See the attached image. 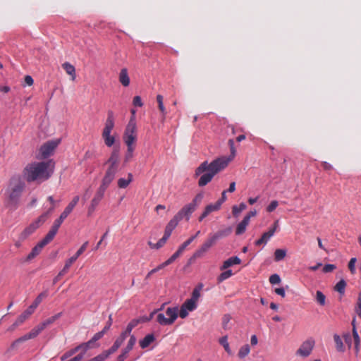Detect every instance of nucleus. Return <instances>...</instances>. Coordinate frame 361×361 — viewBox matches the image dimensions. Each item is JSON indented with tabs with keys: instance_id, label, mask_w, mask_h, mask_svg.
<instances>
[{
	"instance_id": "15",
	"label": "nucleus",
	"mask_w": 361,
	"mask_h": 361,
	"mask_svg": "<svg viewBox=\"0 0 361 361\" xmlns=\"http://www.w3.org/2000/svg\"><path fill=\"white\" fill-rule=\"evenodd\" d=\"M65 216H63L62 214H61L59 219H56L51 226L50 230L47 233V234L45 235V238L49 240L50 241H52V240L54 238L56 234L58 232V230L59 227L61 226L63 221L66 219Z\"/></svg>"
},
{
	"instance_id": "49",
	"label": "nucleus",
	"mask_w": 361,
	"mask_h": 361,
	"mask_svg": "<svg viewBox=\"0 0 361 361\" xmlns=\"http://www.w3.org/2000/svg\"><path fill=\"white\" fill-rule=\"evenodd\" d=\"M136 341H137L136 337L134 335H130V339L128 342V344L123 349L130 352L133 348V347L136 343Z\"/></svg>"
},
{
	"instance_id": "30",
	"label": "nucleus",
	"mask_w": 361,
	"mask_h": 361,
	"mask_svg": "<svg viewBox=\"0 0 361 361\" xmlns=\"http://www.w3.org/2000/svg\"><path fill=\"white\" fill-rule=\"evenodd\" d=\"M111 132L102 131V138L107 147H111L115 142V137L111 135Z\"/></svg>"
},
{
	"instance_id": "4",
	"label": "nucleus",
	"mask_w": 361,
	"mask_h": 361,
	"mask_svg": "<svg viewBox=\"0 0 361 361\" xmlns=\"http://www.w3.org/2000/svg\"><path fill=\"white\" fill-rule=\"evenodd\" d=\"M25 187V184L19 176H14L10 178L6 193L8 195V204L15 209L18 206L19 199Z\"/></svg>"
},
{
	"instance_id": "9",
	"label": "nucleus",
	"mask_w": 361,
	"mask_h": 361,
	"mask_svg": "<svg viewBox=\"0 0 361 361\" xmlns=\"http://www.w3.org/2000/svg\"><path fill=\"white\" fill-rule=\"evenodd\" d=\"M108 188H106L102 185H99L97 190L94 197L91 200L90 204L88 207L87 215L91 216L95 211L97 207L99 204L100 202L104 197V193Z\"/></svg>"
},
{
	"instance_id": "45",
	"label": "nucleus",
	"mask_w": 361,
	"mask_h": 361,
	"mask_svg": "<svg viewBox=\"0 0 361 361\" xmlns=\"http://www.w3.org/2000/svg\"><path fill=\"white\" fill-rule=\"evenodd\" d=\"M352 331H353V336L354 342H355V351H356V353H357V352L359 350V345H360V336L358 335L356 328H354V329H353Z\"/></svg>"
},
{
	"instance_id": "44",
	"label": "nucleus",
	"mask_w": 361,
	"mask_h": 361,
	"mask_svg": "<svg viewBox=\"0 0 361 361\" xmlns=\"http://www.w3.org/2000/svg\"><path fill=\"white\" fill-rule=\"evenodd\" d=\"M180 220L175 215L173 219L170 220V221L166 226V228H169L172 231L176 228L178 226L179 221Z\"/></svg>"
},
{
	"instance_id": "50",
	"label": "nucleus",
	"mask_w": 361,
	"mask_h": 361,
	"mask_svg": "<svg viewBox=\"0 0 361 361\" xmlns=\"http://www.w3.org/2000/svg\"><path fill=\"white\" fill-rule=\"evenodd\" d=\"M247 355H248V344H245L240 348V349L238 353V356L239 357V358L243 359Z\"/></svg>"
},
{
	"instance_id": "46",
	"label": "nucleus",
	"mask_w": 361,
	"mask_h": 361,
	"mask_svg": "<svg viewBox=\"0 0 361 361\" xmlns=\"http://www.w3.org/2000/svg\"><path fill=\"white\" fill-rule=\"evenodd\" d=\"M32 312L27 308L18 318V322L23 324L31 314Z\"/></svg>"
},
{
	"instance_id": "13",
	"label": "nucleus",
	"mask_w": 361,
	"mask_h": 361,
	"mask_svg": "<svg viewBox=\"0 0 361 361\" xmlns=\"http://www.w3.org/2000/svg\"><path fill=\"white\" fill-rule=\"evenodd\" d=\"M65 216H63L62 214H61L59 219H56L51 226L50 230L47 233V234L45 235V238L49 240L50 241H52V240L54 238L56 234L58 232V230L59 227L61 226L63 221L66 219Z\"/></svg>"
},
{
	"instance_id": "19",
	"label": "nucleus",
	"mask_w": 361,
	"mask_h": 361,
	"mask_svg": "<svg viewBox=\"0 0 361 361\" xmlns=\"http://www.w3.org/2000/svg\"><path fill=\"white\" fill-rule=\"evenodd\" d=\"M216 240L212 237V235H209V238L204 241V243L202 245V246L197 250L195 252L200 255L202 257L214 245L216 244Z\"/></svg>"
},
{
	"instance_id": "56",
	"label": "nucleus",
	"mask_w": 361,
	"mask_h": 361,
	"mask_svg": "<svg viewBox=\"0 0 361 361\" xmlns=\"http://www.w3.org/2000/svg\"><path fill=\"white\" fill-rule=\"evenodd\" d=\"M356 260H357L356 258L353 257V258H351L348 262V269H350V271L352 274H354L355 271Z\"/></svg>"
},
{
	"instance_id": "42",
	"label": "nucleus",
	"mask_w": 361,
	"mask_h": 361,
	"mask_svg": "<svg viewBox=\"0 0 361 361\" xmlns=\"http://www.w3.org/2000/svg\"><path fill=\"white\" fill-rule=\"evenodd\" d=\"M219 343L224 347V350L228 353V354L231 355L232 352L229 347V343L228 342L227 336H224L219 339Z\"/></svg>"
},
{
	"instance_id": "20",
	"label": "nucleus",
	"mask_w": 361,
	"mask_h": 361,
	"mask_svg": "<svg viewBox=\"0 0 361 361\" xmlns=\"http://www.w3.org/2000/svg\"><path fill=\"white\" fill-rule=\"evenodd\" d=\"M220 208H221V206L217 202H215L214 204H208L205 207V209H204V212H202V214L200 216V217L198 219L199 221H202L210 213H212L213 212L218 211L219 209H220Z\"/></svg>"
},
{
	"instance_id": "22",
	"label": "nucleus",
	"mask_w": 361,
	"mask_h": 361,
	"mask_svg": "<svg viewBox=\"0 0 361 361\" xmlns=\"http://www.w3.org/2000/svg\"><path fill=\"white\" fill-rule=\"evenodd\" d=\"M57 143L55 142H47L41 147V152L44 157L49 156L51 152L56 147Z\"/></svg>"
},
{
	"instance_id": "11",
	"label": "nucleus",
	"mask_w": 361,
	"mask_h": 361,
	"mask_svg": "<svg viewBox=\"0 0 361 361\" xmlns=\"http://www.w3.org/2000/svg\"><path fill=\"white\" fill-rule=\"evenodd\" d=\"M51 241L45 237L40 240L31 250L26 257L25 261L30 262L35 258L42 252L43 247L49 244Z\"/></svg>"
},
{
	"instance_id": "10",
	"label": "nucleus",
	"mask_w": 361,
	"mask_h": 361,
	"mask_svg": "<svg viewBox=\"0 0 361 361\" xmlns=\"http://www.w3.org/2000/svg\"><path fill=\"white\" fill-rule=\"evenodd\" d=\"M314 346V341L312 339H307L304 341L297 350L296 355L306 357L311 354Z\"/></svg>"
},
{
	"instance_id": "12",
	"label": "nucleus",
	"mask_w": 361,
	"mask_h": 361,
	"mask_svg": "<svg viewBox=\"0 0 361 361\" xmlns=\"http://www.w3.org/2000/svg\"><path fill=\"white\" fill-rule=\"evenodd\" d=\"M118 168L108 166L105 174L102 180L101 185L108 188L114 180Z\"/></svg>"
},
{
	"instance_id": "51",
	"label": "nucleus",
	"mask_w": 361,
	"mask_h": 361,
	"mask_svg": "<svg viewBox=\"0 0 361 361\" xmlns=\"http://www.w3.org/2000/svg\"><path fill=\"white\" fill-rule=\"evenodd\" d=\"M316 300L320 305H324L326 297L321 291L317 290L316 293Z\"/></svg>"
},
{
	"instance_id": "61",
	"label": "nucleus",
	"mask_w": 361,
	"mask_h": 361,
	"mask_svg": "<svg viewBox=\"0 0 361 361\" xmlns=\"http://www.w3.org/2000/svg\"><path fill=\"white\" fill-rule=\"evenodd\" d=\"M128 353V351H127L125 349H123L121 353L117 357L116 361H124L127 358Z\"/></svg>"
},
{
	"instance_id": "2",
	"label": "nucleus",
	"mask_w": 361,
	"mask_h": 361,
	"mask_svg": "<svg viewBox=\"0 0 361 361\" xmlns=\"http://www.w3.org/2000/svg\"><path fill=\"white\" fill-rule=\"evenodd\" d=\"M49 161H34L28 164L23 171V176L27 183H41L51 176L49 170Z\"/></svg>"
},
{
	"instance_id": "27",
	"label": "nucleus",
	"mask_w": 361,
	"mask_h": 361,
	"mask_svg": "<svg viewBox=\"0 0 361 361\" xmlns=\"http://www.w3.org/2000/svg\"><path fill=\"white\" fill-rule=\"evenodd\" d=\"M248 224V214L245 215L243 221L239 223L235 229V234L239 235L245 233L247 225Z\"/></svg>"
},
{
	"instance_id": "38",
	"label": "nucleus",
	"mask_w": 361,
	"mask_h": 361,
	"mask_svg": "<svg viewBox=\"0 0 361 361\" xmlns=\"http://www.w3.org/2000/svg\"><path fill=\"white\" fill-rule=\"evenodd\" d=\"M188 309L189 311H193L197 308V301L192 300V299H188L186 300L183 304L182 305Z\"/></svg>"
},
{
	"instance_id": "23",
	"label": "nucleus",
	"mask_w": 361,
	"mask_h": 361,
	"mask_svg": "<svg viewBox=\"0 0 361 361\" xmlns=\"http://www.w3.org/2000/svg\"><path fill=\"white\" fill-rule=\"evenodd\" d=\"M241 260L238 257H231L224 262L223 264L220 267V269L221 271L227 269L228 268L232 267L233 265L239 264Z\"/></svg>"
},
{
	"instance_id": "33",
	"label": "nucleus",
	"mask_w": 361,
	"mask_h": 361,
	"mask_svg": "<svg viewBox=\"0 0 361 361\" xmlns=\"http://www.w3.org/2000/svg\"><path fill=\"white\" fill-rule=\"evenodd\" d=\"M138 325V321L137 319H132L127 325L126 329L124 331L121 332L125 336L128 337L129 335L130 336V333L132 330Z\"/></svg>"
},
{
	"instance_id": "58",
	"label": "nucleus",
	"mask_w": 361,
	"mask_h": 361,
	"mask_svg": "<svg viewBox=\"0 0 361 361\" xmlns=\"http://www.w3.org/2000/svg\"><path fill=\"white\" fill-rule=\"evenodd\" d=\"M120 347L118 345H116V344L114 343L113 345L109 349L104 350V353L107 357H109L111 354L114 353Z\"/></svg>"
},
{
	"instance_id": "39",
	"label": "nucleus",
	"mask_w": 361,
	"mask_h": 361,
	"mask_svg": "<svg viewBox=\"0 0 361 361\" xmlns=\"http://www.w3.org/2000/svg\"><path fill=\"white\" fill-rule=\"evenodd\" d=\"M334 340L336 343V350L339 352H344L345 347L341 337L337 334H334Z\"/></svg>"
},
{
	"instance_id": "34",
	"label": "nucleus",
	"mask_w": 361,
	"mask_h": 361,
	"mask_svg": "<svg viewBox=\"0 0 361 361\" xmlns=\"http://www.w3.org/2000/svg\"><path fill=\"white\" fill-rule=\"evenodd\" d=\"M247 205L245 203L242 202L239 205H233L232 207V214L233 216L238 217L240 213L246 209Z\"/></svg>"
},
{
	"instance_id": "40",
	"label": "nucleus",
	"mask_w": 361,
	"mask_h": 361,
	"mask_svg": "<svg viewBox=\"0 0 361 361\" xmlns=\"http://www.w3.org/2000/svg\"><path fill=\"white\" fill-rule=\"evenodd\" d=\"M203 288L202 283H199L192 290L190 299L197 301L200 297V291Z\"/></svg>"
},
{
	"instance_id": "18",
	"label": "nucleus",
	"mask_w": 361,
	"mask_h": 361,
	"mask_svg": "<svg viewBox=\"0 0 361 361\" xmlns=\"http://www.w3.org/2000/svg\"><path fill=\"white\" fill-rule=\"evenodd\" d=\"M277 227L278 221L274 222L273 227L270 228L267 232L264 233L262 237L255 242L256 245L266 244L271 238V237L274 235Z\"/></svg>"
},
{
	"instance_id": "64",
	"label": "nucleus",
	"mask_w": 361,
	"mask_h": 361,
	"mask_svg": "<svg viewBox=\"0 0 361 361\" xmlns=\"http://www.w3.org/2000/svg\"><path fill=\"white\" fill-rule=\"evenodd\" d=\"M107 357H108L107 355H106L104 351H103L102 353L99 354L98 355H97L96 357H94L93 358L94 359V361H104Z\"/></svg>"
},
{
	"instance_id": "16",
	"label": "nucleus",
	"mask_w": 361,
	"mask_h": 361,
	"mask_svg": "<svg viewBox=\"0 0 361 361\" xmlns=\"http://www.w3.org/2000/svg\"><path fill=\"white\" fill-rule=\"evenodd\" d=\"M120 150L118 147H114L109 158L105 162L106 165L118 168Z\"/></svg>"
},
{
	"instance_id": "28",
	"label": "nucleus",
	"mask_w": 361,
	"mask_h": 361,
	"mask_svg": "<svg viewBox=\"0 0 361 361\" xmlns=\"http://www.w3.org/2000/svg\"><path fill=\"white\" fill-rule=\"evenodd\" d=\"M62 67L66 71V73L71 76V80H75L76 78L75 67L68 62L63 63Z\"/></svg>"
},
{
	"instance_id": "59",
	"label": "nucleus",
	"mask_w": 361,
	"mask_h": 361,
	"mask_svg": "<svg viewBox=\"0 0 361 361\" xmlns=\"http://www.w3.org/2000/svg\"><path fill=\"white\" fill-rule=\"evenodd\" d=\"M355 312L359 317L361 318V294H359L357 305L355 307Z\"/></svg>"
},
{
	"instance_id": "35",
	"label": "nucleus",
	"mask_w": 361,
	"mask_h": 361,
	"mask_svg": "<svg viewBox=\"0 0 361 361\" xmlns=\"http://www.w3.org/2000/svg\"><path fill=\"white\" fill-rule=\"evenodd\" d=\"M79 350L82 351V346L80 345H77L74 348L71 349L70 350L66 352L61 357V360L62 361H64L65 360L68 359V357H71L74 354H75Z\"/></svg>"
},
{
	"instance_id": "55",
	"label": "nucleus",
	"mask_w": 361,
	"mask_h": 361,
	"mask_svg": "<svg viewBox=\"0 0 361 361\" xmlns=\"http://www.w3.org/2000/svg\"><path fill=\"white\" fill-rule=\"evenodd\" d=\"M336 269V265L331 264H326L324 266L322 271L324 273H329V272L333 271Z\"/></svg>"
},
{
	"instance_id": "53",
	"label": "nucleus",
	"mask_w": 361,
	"mask_h": 361,
	"mask_svg": "<svg viewBox=\"0 0 361 361\" xmlns=\"http://www.w3.org/2000/svg\"><path fill=\"white\" fill-rule=\"evenodd\" d=\"M269 282L271 284H279L281 282V278L279 274H274L269 277Z\"/></svg>"
},
{
	"instance_id": "52",
	"label": "nucleus",
	"mask_w": 361,
	"mask_h": 361,
	"mask_svg": "<svg viewBox=\"0 0 361 361\" xmlns=\"http://www.w3.org/2000/svg\"><path fill=\"white\" fill-rule=\"evenodd\" d=\"M130 113H131V116L130 118V120H129L127 126H130V124H132L133 126L137 127L136 126V121H135L136 110L134 109H132L130 110Z\"/></svg>"
},
{
	"instance_id": "62",
	"label": "nucleus",
	"mask_w": 361,
	"mask_h": 361,
	"mask_svg": "<svg viewBox=\"0 0 361 361\" xmlns=\"http://www.w3.org/2000/svg\"><path fill=\"white\" fill-rule=\"evenodd\" d=\"M133 104L135 106L142 107L143 106V103L142 102L141 97L140 96H135L133 100Z\"/></svg>"
},
{
	"instance_id": "8",
	"label": "nucleus",
	"mask_w": 361,
	"mask_h": 361,
	"mask_svg": "<svg viewBox=\"0 0 361 361\" xmlns=\"http://www.w3.org/2000/svg\"><path fill=\"white\" fill-rule=\"evenodd\" d=\"M123 140L127 147H135V142L137 140V127H134L130 124V126H126L123 135Z\"/></svg>"
},
{
	"instance_id": "60",
	"label": "nucleus",
	"mask_w": 361,
	"mask_h": 361,
	"mask_svg": "<svg viewBox=\"0 0 361 361\" xmlns=\"http://www.w3.org/2000/svg\"><path fill=\"white\" fill-rule=\"evenodd\" d=\"M188 310L184 307V306L181 305L180 308V311L178 313V315L180 318L184 319L188 317Z\"/></svg>"
},
{
	"instance_id": "37",
	"label": "nucleus",
	"mask_w": 361,
	"mask_h": 361,
	"mask_svg": "<svg viewBox=\"0 0 361 361\" xmlns=\"http://www.w3.org/2000/svg\"><path fill=\"white\" fill-rule=\"evenodd\" d=\"M167 240L168 239H166V238L162 237L161 239L159 240V241L157 243H152V242L149 241L148 245L152 249L159 250L165 245Z\"/></svg>"
},
{
	"instance_id": "47",
	"label": "nucleus",
	"mask_w": 361,
	"mask_h": 361,
	"mask_svg": "<svg viewBox=\"0 0 361 361\" xmlns=\"http://www.w3.org/2000/svg\"><path fill=\"white\" fill-rule=\"evenodd\" d=\"M157 312V310H154L153 312H152L149 316H142V317H140V318L138 319H136L137 321H138V324L140 323H145V322H148L149 321H151L154 317V315Z\"/></svg>"
},
{
	"instance_id": "6",
	"label": "nucleus",
	"mask_w": 361,
	"mask_h": 361,
	"mask_svg": "<svg viewBox=\"0 0 361 361\" xmlns=\"http://www.w3.org/2000/svg\"><path fill=\"white\" fill-rule=\"evenodd\" d=\"M166 318L164 313H159L157 316V322L162 326H169L174 323L178 317V307H168L166 310Z\"/></svg>"
},
{
	"instance_id": "14",
	"label": "nucleus",
	"mask_w": 361,
	"mask_h": 361,
	"mask_svg": "<svg viewBox=\"0 0 361 361\" xmlns=\"http://www.w3.org/2000/svg\"><path fill=\"white\" fill-rule=\"evenodd\" d=\"M65 216H63L62 214H61L59 219H56L51 226L50 230L47 233V234L45 235V238L49 240L50 241H52V240L54 238L56 234L58 232V230L59 227L61 226L63 221L66 219Z\"/></svg>"
},
{
	"instance_id": "48",
	"label": "nucleus",
	"mask_w": 361,
	"mask_h": 361,
	"mask_svg": "<svg viewBox=\"0 0 361 361\" xmlns=\"http://www.w3.org/2000/svg\"><path fill=\"white\" fill-rule=\"evenodd\" d=\"M135 149V147H127L123 161L124 163H128L133 159Z\"/></svg>"
},
{
	"instance_id": "29",
	"label": "nucleus",
	"mask_w": 361,
	"mask_h": 361,
	"mask_svg": "<svg viewBox=\"0 0 361 361\" xmlns=\"http://www.w3.org/2000/svg\"><path fill=\"white\" fill-rule=\"evenodd\" d=\"M231 233H232V228L231 226H229L225 229L220 230V231H217L216 233H214L212 235L216 242L219 239L229 235Z\"/></svg>"
},
{
	"instance_id": "25",
	"label": "nucleus",
	"mask_w": 361,
	"mask_h": 361,
	"mask_svg": "<svg viewBox=\"0 0 361 361\" xmlns=\"http://www.w3.org/2000/svg\"><path fill=\"white\" fill-rule=\"evenodd\" d=\"M155 336L153 334L146 335L144 338L140 341V346L141 348H147L152 342L155 341Z\"/></svg>"
},
{
	"instance_id": "31",
	"label": "nucleus",
	"mask_w": 361,
	"mask_h": 361,
	"mask_svg": "<svg viewBox=\"0 0 361 361\" xmlns=\"http://www.w3.org/2000/svg\"><path fill=\"white\" fill-rule=\"evenodd\" d=\"M80 345V346H82V352H84L85 354L90 348L99 347V344L97 343L92 338H91L87 342L82 343Z\"/></svg>"
},
{
	"instance_id": "3",
	"label": "nucleus",
	"mask_w": 361,
	"mask_h": 361,
	"mask_svg": "<svg viewBox=\"0 0 361 361\" xmlns=\"http://www.w3.org/2000/svg\"><path fill=\"white\" fill-rule=\"evenodd\" d=\"M63 314V312H59L56 314L54 316L49 317L45 319L35 328H33L29 333L25 334L24 336L18 338L15 340L11 345V346L8 348L7 352L11 351V350L15 349L20 343L25 342L29 339H32L36 338L44 329H45L47 326L51 325L56 320L59 319Z\"/></svg>"
},
{
	"instance_id": "41",
	"label": "nucleus",
	"mask_w": 361,
	"mask_h": 361,
	"mask_svg": "<svg viewBox=\"0 0 361 361\" xmlns=\"http://www.w3.org/2000/svg\"><path fill=\"white\" fill-rule=\"evenodd\" d=\"M286 250L283 249H276L274 252V260L279 262L285 258Z\"/></svg>"
},
{
	"instance_id": "21",
	"label": "nucleus",
	"mask_w": 361,
	"mask_h": 361,
	"mask_svg": "<svg viewBox=\"0 0 361 361\" xmlns=\"http://www.w3.org/2000/svg\"><path fill=\"white\" fill-rule=\"evenodd\" d=\"M114 114L113 111L109 110L107 112V118L104 124L103 131L111 132L114 128Z\"/></svg>"
},
{
	"instance_id": "24",
	"label": "nucleus",
	"mask_w": 361,
	"mask_h": 361,
	"mask_svg": "<svg viewBox=\"0 0 361 361\" xmlns=\"http://www.w3.org/2000/svg\"><path fill=\"white\" fill-rule=\"evenodd\" d=\"M79 200L80 197L78 195L75 196L61 214L67 217L72 212L73 209L79 202Z\"/></svg>"
},
{
	"instance_id": "63",
	"label": "nucleus",
	"mask_w": 361,
	"mask_h": 361,
	"mask_svg": "<svg viewBox=\"0 0 361 361\" xmlns=\"http://www.w3.org/2000/svg\"><path fill=\"white\" fill-rule=\"evenodd\" d=\"M48 295V293L47 291H44L39 294L37 297L35 299V300L39 305L42 300L45 298H47Z\"/></svg>"
},
{
	"instance_id": "36",
	"label": "nucleus",
	"mask_w": 361,
	"mask_h": 361,
	"mask_svg": "<svg viewBox=\"0 0 361 361\" xmlns=\"http://www.w3.org/2000/svg\"><path fill=\"white\" fill-rule=\"evenodd\" d=\"M226 271H223L220 274V275L217 277V283H221L226 279H228L233 275L232 270L231 269H225Z\"/></svg>"
},
{
	"instance_id": "1",
	"label": "nucleus",
	"mask_w": 361,
	"mask_h": 361,
	"mask_svg": "<svg viewBox=\"0 0 361 361\" xmlns=\"http://www.w3.org/2000/svg\"><path fill=\"white\" fill-rule=\"evenodd\" d=\"M231 159V157H220L214 159L210 164L207 161L202 162L195 169L194 175L196 178L202 174L199 179L198 185L204 187L207 185L216 173L228 166Z\"/></svg>"
},
{
	"instance_id": "5",
	"label": "nucleus",
	"mask_w": 361,
	"mask_h": 361,
	"mask_svg": "<svg viewBox=\"0 0 361 361\" xmlns=\"http://www.w3.org/2000/svg\"><path fill=\"white\" fill-rule=\"evenodd\" d=\"M54 212V207H49L45 212L42 214L35 221L27 226L21 233V240H26L38 228H39L50 216Z\"/></svg>"
},
{
	"instance_id": "26",
	"label": "nucleus",
	"mask_w": 361,
	"mask_h": 361,
	"mask_svg": "<svg viewBox=\"0 0 361 361\" xmlns=\"http://www.w3.org/2000/svg\"><path fill=\"white\" fill-rule=\"evenodd\" d=\"M119 82L124 86L128 87L130 85V78L128 76L127 68H122L119 73Z\"/></svg>"
},
{
	"instance_id": "17",
	"label": "nucleus",
	"mask_w": 361,
	"mask_h": 361,
	"mask_svg": "<svg viewBox=\"0 0 361 361\" xmlns=\"http://www.w3.org/2000/svg\"><path fill=\"white\" fill-rule=\"evenodd\" d=\"M196 209L194 207V204H188L185 205L176 214V216L181 221L185 218L186 220H189L191 214L195 212Z\"/></svg>"
},
{
	"instance_id": "32",
	"label": "nucleus",
	"mask_w": 361,
	"mask_h": 361,
	"mask_svg": "<svg viewBox=\"0 0 361 361\" xmlns=\"http://www.w3.org/2000/svg\"><path fill=\"white\" fill-rule=\"evenodd\" d=\"M133 181V174L129 173L128 174V178H121L118 180V187L119 188H126L128 185Z\"/></svg>"
},
{
	"instance_id": "43",
	"label": "nucleus",
	"mask_w": 361,
	"mask_h": 361,
	"mask_svg": "<svg viewBox=\"0 0 361 361\" xmlns=\"http://www.w3.org/2000/svg\"><path fill=\"white\" fill-rule=\"evenodd\" d=\"M345 281L343 279H341L336 283V285L334 287V290L341 294H343L345 292Z\"/></svg>"
},
{
	"instance_id": "7",
	"label": "nucleus",
	"mask_w": 361,
	"mask_h": 361,
	"mask_svg": "<svg viewBox=\"0 0 361 361\" xmlns=\"http://www.w3.org/2000/svg\"><path fill=\"white\" fill-rule=\"evenodd\" d=\"M88 245V242H85L82 246L78 249L75 254L66 261L65 265L62 270L58 274V275L54 279L53 283H56L61 278L66 274L73 263H74L77 259L85 252Z\"/></svg>"
},
{
	"instance_id": "57",
	"label": "nucleus",
	"mask_w": 361,
	"mask_h": 361,
	"mask_svg": "<svg viewBox=\"0 0 361 361\" xmlns=\"http://www.w3.org/2000/svg\"><path fill=\"white\" fill-rule=\"evenodd\" d=\"M120 347L118 345H116V344L114 343L113 345L109 349L104 350V353L107 357H109L111 354L114 353Z\"/></svg>"
},
{
	"instance_id": "54",
	"label": "nucleus",
	"mask_w": 361,
	"mask_h": 361,
	"mask_svg": "<svg viewBox=\"0 0 361 361\" xmlns=\"http://www.w3.org/2000/svg\"><path fill=\"white\" fill-rule=\"evenodd\" d=\"M278 205H279L278 201L273 200L271 202V203L267 207V211L268 212H272L274 210L276 209V208L278 207Z\"/></svg>"
}]
</instances>
